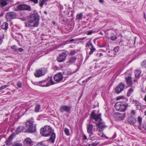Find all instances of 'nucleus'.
I'll return each mask as SVG.
<instances>
[{
  "instance_id": "nucleus-36",
  "label": "nucleus",
  "mask_w": 146,
  "mask_h": 146,
  "mask_svg": "<svg viewBox=\"0 0 146 146\" xmlns=\"http://www.w3.org/2000/svg\"><path fill=\"white\" fill-rule=\"evenodd\" d=\"M142 67L146 68V60L143 61L141 63Z\"/></svg>"
},
{
  "instance_id": "nucleus-52",
  "label": "nucleus",
  "mask_w": 146,
  "mask_h": 146,
  "mask_svg": "<svg viewBox=\"0 0 146 146\" xmlns=\"http://www.w3.org/2000/svg\"><path fill=\"white\" fill-rule=\"evenodd\" d=\"M135 111L133 110H132L131 111V114H133V115H135Z\"/></svg>"
},
{
  "instance_id": "nucleus-31",
  "label": "nucleus",
  "mask_w": 146,
  "mask_h": 146,
  "mask_svg": "<svg viewBox=\"0 0 146 146\" xmlns=\"http://www.w3.org/2000/svg\"><path fill=\"white\" fill-rule=\"evenodd\" d=\"M45 2L44 0H40L39 1V5L42 7L44 5Z\"/></svg>"
},
{
  "instance_id": "nucleus-29",
  "label": "nucleus",
  "mask_w": 146,
  "mask_h": 146,
  "mask_svg": "<svg viewBox=\"0 0 146 146\" xmlns=\"http://www.w3.org/2000/svg\"><path fill=\"white\" fill-rule=\"evenodd\" d=\"M76 18L79 20L82 19L83 17V14L80 13V14H78L76 16Z\"/></svg>"
},
{
  "instance_id": "nucleus-45",
  "label": "nucleus",
  "mask_w": 146,
  "mask_h": 146,
  "mask_svg": "<svg viewBox=\"0 0 146 146\" xmlns=\"http://www.w3.org/2000/svg\"><path fill=\"white\" fill-rule=\"evenodd\" d=\"M17 86L19 88H21L22 87V84L20 82H19L17 83Z\"/></svg>"
},
{
  "instance_id": "nucleus-24",
  "label": "nucleus",
  "mask_w": 146,
  "mask_h": 146,
  "mask_svg": "<svg viewBox=\"0 0 146 146\" xmlns=\"http://www.w3.org/2000/svg\"><path fill=\"white\" fill-rule=\"evenodd\" d=\"M141 71L140 69L136 70L135 72V76L136 77L138 78L140 75Z\"/></svg>"
},
{
  "instance_id": "nucleus-50",
  "label": "nucleus",
  "mask_w": 146,
  "mask_h": 146,
  "mask_svg": "<svg viewBox=\"0 0 146 146\" xmlns=\"http://www.w3.org/2000/svg\"><path fill=\"white\" fill-rule=\"evenodd\" d=\"M69 52L68 51L64 52V56L66 57L68 54Z\"/></svg>"
},
{
  "instance_id": "nucleus-38",
  "label": "nucleus",
  "mask_w": 146,
  "mask_h": 146,
  "mask_svg": "<svg viewBox=\"0 0 146 146\" xmlns=\"http://www.w3.org/2000/svg\"><path fill=\"white\" fill-rule=\"evenodd\" d=\"M64 111V106L62 105L60 108V111L61 113H63Z\"/></svg>"
},
{
  "instance_id": "nucleus-14",
  "label": "nucleus",
  "mask_w": 146,
  "mask_h": 146,
  "mask_svg": "<svg viewBox=\"0 0 146 146\" xmlns=\"http://www.w3.org/2000/svg\"><path fill=\"white\" fill-rule=\"evenodd\" d=\"M87 46L88 47H89L91 50V51L89 53L90 55L92 54L93 52L96 50V49L94 47L92 43H90V41L87 43L86 46Z\"/></svg>"
},
{
  "instance_id": "nucleus-8",
  "label": "nucleus",
  "mask_w": 146,
  "mask_h": 146,
  "mask_svg": "<svg viewBox=\"0 0 146 146\" xmlns=\"http://www.w3.org/2000/svg\"><path fill=\"white\" fill-rule=\"evenodd\" d=\"M124 84L120 83L117 85L115 89V92L118 94L121 92L124 89Z\"/></svg>"
},
{
  "instance_id": "nucleus-2",
  "label": "nucleus",
  "mask_w": 146,
  "mask_h": 146,
  "mask_svg": "<svg viewBox=\"0 0 146 146\" xmlns=\"http://www.w3.org/2000/svg\"><path fill=\"white\" fill-rule=\"evenodd\" d=\"M96 111L95 110H93L91 115V118L98 122L96 123V125L101 130H102L106 127V126L103 124V122H101L102 119L101 117V114L99 113L97 115L95 114Z\"/></svg>"
},
{
  "instance_id": "nucleus-17",
  "label": "nucleus",
  "mask_w": 146,
  "mask_h": 146,
  "mask_svg": "<svg viewBox=\"0 0 146 146\" xmlns=\"http://www.w3.org/2000/svg\"><path fill=\"white\" fill-rule=\"evenodd\" d=\"M93 128V125L92 124H88L87 125V130L88 132L89 133H91L92 134H93L92 130Z\"/></svg>"
},
{
  "instance_id": "nucleus-34",
  "label": "nucleus",
  "mask_w": 146,
  "mask_h": 146,
  "mask_svg": "<svg viewBox=\"0 0 146 146\" xmlns=\"http://www.w3.org/2000/svg\"><path fill=\"white\" fill-rule=\"evenodd\" d=\"M133 91V89L132 88H130L128 90V91L127 93V96H129L130 94Z\"/></svg>"
},
{
  "instance_id": "nucleus-3",
  "label": "nucleus",
  "mask_w": 146,
  "mask_h": 146,
  "mask_svg": "<svg viewBox=\"0 0 146 146\" xmlns=\"http://www.w3.org/2000/svg\"><path fill=\"white\" fill-rule=\"evenodd\" d=\"M128 104L121 102H117L115 105V108L116 110L120 111H124L127 107Z\"/></svg>"
},
{
  "instance_id": "nucleus-18",
  "label": "nucleus",
  "mask_w": 146,
  "mask_h": 146,
  "mask_svg": "<svg viewBox=\"0 0 146 146\" xmlns=\"http://www.w3.org/2000/svg\"><path fill=\"white\" fill-rule=\"evenodd\" d=\"M56 138V134L55 133L52 132L49 139V141L52 143H54Z\"/></svg>"
},
{
  "instance_id": "nucleus-15",
  "label": "nucleus",
  "mask_w": 146,
  "mask_h": 146,
  "mask_svg": "<svg viewBox=\"0 0 146 146\" xmlns=\"http://www.w3.org/2000/svg\"><path fill=\"white\" fill-rule=\"evenodd\" d=\"M15 134L14 133H12L11 135L9 137L8 140L6 141V144L7 146L11 145L12 144V140L13 139V137Z\"/></svg>"
},
{
  "instance_id": "nucleus-13",
  "label": "nucleus",
  "mask_w": 146,
  "mask_h": 146,
  "mask_svg": "<svg viewBox=\"0 0 146 146\" xmlns=\"http://www.w3.org/2000/svg\"><path fill=\"white\" fill-rule=\"evenodd\" d=\"M127 121L131 125L134 124L137 122L136 118L132 115H130L128 117Z\"/></svg>"
},
{
  "instance_id": "nucleus-21",
  "label": "nucleus",
  "mask_w": 146,
  "mask_h": 146,
  "mask_svg": "<svg viewBox=\"0 0 146 146\" xmlns=\"http://www.w3.org/2000/svg\"><path fill=\"white\" fill-rule=\"evenodd\" d=\"M127 84H129V85H131L132 84V81L131 76H128L125 78Z\"/></svg>"
},
{
  "instance_id": "nucleus-5",
  "label": "nucleus",
  "mask_w": 146,
  "mask_h": 146,
  "mask_svg": "<svg viewBox=\"0 0 146 146\" xmlns=\"http://www.w3.org/2000/svg\"><path fill=\"white\" fill-rule=\"evenodd\" d=\"M15 10L16 11H31V7L25 4H20L17 6L15 8Z\"/></svg>"
},
{
  "instance_id": "nucleus-27",
  "label": "nucleus",
  "mask_w": 146,
  "mask_h": 146,
  "mask_svg": "<svg viewBox=\"0 0 146 146\" xmlns=\"http://www.w3.org/2000/svg\"><path fill=\"white\" fill-rule=\"evenodd\" d=\"M142 121V117L140 116H138L137 118V121L139 125H141Z\"/></svg>"
},
{
  "instance_id": "nucleus-59",
  "label": "nucleus",
  "mask_w": 146,
  "mask_h": 146,
  "mask_svg": "<svg viewBox=\"0 0 146 146\" xmlns=\"http://www.w3.org/2000/svg\"><path fill=\"white\" fill-rule=\"evenodd\" d=\"M144 115H146V110L144 112Z\"/></svg>"
},
{
  "instance_id": "nucleus-6",
  "label": "nucleus",
  "mask_w": 146,
  "mask_h": 146,
  "mask_svg": "<svg viewBox=\"0 0 146 146\" xmlns=\"http://www.w3.org/2000/svg\"><path fill=\"white\" fill-rule=\"evenodd\" d=\"M25 125L29 132L32 133L36 131L35 127H33V122L32 121L28 120L26 122Z\"/></svg>"
},
{
  "instance_id": "nucleus-32",
  "label": "nucleus",
  "mask_w": 146,
  "mask_h": 146,
  "mask_svg": "<svg viewBox=\"0 0 146 146\" xmlns=\"http://www.w3.org/2000/svg\"><path fill=\"white\" fill-rule=\"evenodd\" d=\"M4 38V36L3 35H0V45L1 44L3 41V40Z\"/></svg>"
},
{
  "instance_id": "nucleus-42",
  "label": "nucleus",
  "mask_w": 146,
  "mask_h": 146,
  "mask_svg": "<svg viewBox=\"0 0 146 146\" xmlns=\"http://www.w3.org/2000/svg\"><path fill=\"white\" fill-rule=\"evenodd\" d=\"M8 85H4L3 86L0 87V90H1L6 88L8 87Z\"/></svg>"
},
{
  "instance_id": "nucleus-64",
  "label": "nucleus",
  "mask_w": 146,
  "mask_h": 146,
  "mask_svg": "<svg viewBox=\"0 0 146 146\" xmlns=\"http://www.w3.org/2000/svg\"><path fill=\"white\" fill-rule=\"evenodd\" d=\"M53 24L54 25L55 24V22H53Z\"/></svg>"
},
{
  "instance_id": "nucleus-41",
  "label": "nucleus",
  "mask_w": 146,
  "mask_h": 146,
  "mask_svg": "<svg viewBox=\"0 0 146 146\" xmlns=\"http://www.w3.org/2000/svg\"><path fill=\"white\" fill-rule=\"evenodd\" d=\"M76 53L75 50H72L70 53V55H74Z\"/></svg>"
},
{
  "instance_id": "nucleus-40",
  "label": "nucleus",
  "mask_w": 146,
  "mask_h": 146,
  "mask_svg": "<svg viewBox=\"0 0 146 146\" xmlns=\"http://www.w3.org/2000/svg\"><path fill=\"white\" fill-rule=\"evenodd\" d=\"M119 47L117 46L114 48L113 49V50L115 52H117L119 50Z\"/></svg>"
},
{
  "instance_id": "nucleus-4",
  "label": "nucleus",
  "mask_w": 146,
  "mask_h": 146,
  "mask_svg": "<svg viewBox=\"0 0 146 146\" xmlns=\"http://www.w3.org/2000/svg\"><path fill=\"white\" fill-rule=\"evenodd\" d=\"M52 132L51 127L49 126L46 125L43 128L40 129V132L42 135L47 137Z\"/></svg>"
},
{
  "instance_id": "nucleus-58",
  "label": "nucleus",
  "mask_w": 146,
  "mask_h": 146,
  "mask_svg": "<svg viewBox=\"0 0 146 146\" xmlns=\"http://www.w3.org/2000/svg\"><path fill=\"white\" fill-rule=\"evenodd\" d=\"M63 44H59V45L58 46V47H59L60 46H61Z\"/></svg>"
},
{
  "instance_id": "nucleus-51",
  "label": "nucleus",
  "mask_w": 146,
  "mask_h": 146,
  "mask_svg": "<svg viewBox=\"0 0 146 146\" xmlns=\"http://www.w3.org/2000/svg\"><path fill=\"white\" fill-rule=\"evenodd\" d=\"M86 38V37H82L80 38H78V40H82Z\"/></svg>"
},
{
  "instance_id": "nucleus-43",
  "label": "nucleus",
  "mask_w": 146,
  "mask_h": 146,
  "mask_svg": "<svg viewBox=\"0 0 146 146\" xmlns=\"http://www.w3.org/2000/svg\"><path fill=\"white\" fill-rule=\"evenodd\" d=\"M117 38V37L115 35H113L111 36L110 39L111 40H113L116 39Z\"/></svg>"
},
{
  "instance_id": "nucleus-49",
  "label": "nucleus",
  "mask_w": 146,
  "mask_h": 146,
  "mask_svg": "<svg viewBox=\"0 0 146 146\" xmlns=\"http://www.w3.org/2000/svg\"><path fill=\"white\" fill-rule=\"evenodd\" d=\"M18 50L19 52H22L23 51L24 49L22 48H19L18 49Z\"/></svg>"
},
{
  "instance_id": "nucleus-23",
  "label": "nucleus",
  "mask_w": 146,
  "mask_h": 146,
  "mask_svg": "<svg viewBox=\"0 0 146 146\" xmlns=\"http://www.w3.org/2000/svg\"><path fill=\"white\" fill-rule=\"evenodd\" d=\"M72 107L64 106V111L68 113H70V111L71 110Z\"/></svg>"
},
{
  "instance_id": "nucleus-20",
  "label": "nucleus",
  "mask_w": 146,
  "mask_h": 146,
  "mask_svg": "<svg viewBox=\"0 0 146 146\" xmlns=\"http://www.w3.org/2000/svg\"><path fill=\"white\" fill-rule=\"evenodd\" d=\"M32 143L33 141L29 138H26L24 141L25 144L26 146H28V145L31 144Z\"/></svg>"
},
{
  "instance_id": "nucleus-9",
  "label": "nucleus",
  "mask_w": 146,
  "mask_h": 146,
  "mask_svg": "<svg viewBox=\"0 0 146 146\" xmlns=\"http://www.w3.org/2000/svg\"><path fill=\"white\" fill-rule=\"evenodd\" d=\"M63 77L62 73L59 72L56 74L54 76V80L58 82H60L63 79Z\"/></svg>"
},
{
  "instance_id": "nucleus-39",
  "label": "nucleus",
  "mask_w": 146,
  "mask_h": 146,
  "mask_svg": "<svg viewBox=\"0 0 146 146\" xmlns=\"http://www.w3.org/2000/svg\"><path fill=\"white\" fill-rule=\"evenodd\" d=\"M34 146H46V145L42 142L38 143L37 145H35Z\"/></svg>"
},
{
  "instance_id": "nucleus-57",
  "label": "nucleus",
  "mask_w": 146,
  "mask_h": 146,
  "mask_svg": "<svg viewBox=\"0 0 146 146\" xmlns=\"http://www.w3.org/2000/svg\"><path fill=\"white\" fill-rule=\"evenodd\" d=\"M69 42V40H67L65 42H64V43H68Z\"/></svg>"
},
{
  "instance_id": "nucleus-22",
  "label": "nucleus",
  "mask_w": 146,
  "mask_h": 146,
  "mask_svg": "<svg viewBox=\"0 0 146 146\" xmlns=\"http://www.w3.org/2000/svg\"><path fill=\"white\" fill-rule=\"evenodd\" d=\"M8 24L7 23H3L1 26V28L4 30H7L8 28Z\"/></svg>"
},
{
  "instance_id": "nucleus-1",
  "label": "nucleus",
  "mask_w": 146,
  "mask_h": 146,
  "mask_svg": "<svg viewBox=\"0 0 146 146\" xmlns=\"http://www.w3.org/2000/svg\"><path fill=\"white\" fill-rule=\"evenodd\" d=\"M39 16L37 14H34L29 19L25 22L26 27L30 28L37 27L39 25Z\"/></svg>"
},
{
  "instance_id": "nucleus-63",
  "label": "nucleus",
  "mask_w": 146,
  "mask_h": 146,
  "mask_svg": "<svg viewBox=\"0 0 146 146\" xmlns=\"http://www.w3.org/2000/svg\"><path fill=\"white\" fill-rule=\"evenodd\" d=\"M45 2L48 1V0H44Z\"/></svg>"
},
{
  "instance_id": "nucleus-56",
  "label": "nucleus",
  "mask_w": 146,
  "mask_h": 146,
  "mask_svg": "<svg viewBox=\"0 0 146 146\" xmlns=\"http://www.w3.org/2000/svg\"><path fill=\"white\" fill-rule=\"evenodd\" d=\"M84 139L85 140V139H87V137H86V136L85 135H84Z\"/></svg>"
},
{
  "instance_id": "nucleus-54",
  "label": "nucleus",
  "mask_w": 146,
  "mask_h": 146,
  "mask_svg": "<svg viewBox=\"0 0 146 146\" xmlns=\"http://www.w3.org/2000/svg\"><path fill=\"white\" fill-rule=\"evenodd\" d=\"M91 78V77H89L88 78H87V79H86V82H88V81L90 79V78Z\"/></svg>"
},
{
  "instance_id": "nucleus-44",
  "label": "nucleus",
  "mask_w": 146,
  "mask_h": 146,
  "mask_svg": "<svg viewBox=\"0 0 146 146\" xmlns=\"http://www.w3.org/2000/svg\"><path fill=\"white\" fill-rule=\"evenodd\" d=\"M12 146H22V145L19 143H15Z\"/></svg>"
},
{
  "instance_id": "nucleus-33",
  "label": "nucleus",
  "mask_w": 146,
  "mask_h": 146,
  "mask_svg": "<svg viewBox=\"0 0 146 146\" xmlns=\"http://www.w3.org/2000/svg\"><path fill=\"white\" fill-rule=\"evenodd\" d=\"M64 132L67 135H70L69 130L67 128H65L64 129Z\"/></svg>"
},
{
  "instance_id": "nucleus-19",
  "label": "nucleus",
  "mask_w": 146,
  "mask_h": 146,
  "mask_svg": "<svg viewBox=\"0 0 146 146\" xmlns=\"http://www.w3.org/2000/svg\"><path fill=\"white\" fill-rule=\"evenodd\" d=\"M64 53H62V54H60L58 57L57 58V60L59 62H61L64 61Z\"/></svg>"
},
{
  "instance_id": "nucleus-46",
  "label": "nucleus",
  "mask_w": 146,
  "mask_h": 146,
  "mask_svg": "<svg viewBox=\"0 0 146 146\" xmlns=\"http://www.w3.org/2000/svg\"><path fill=\"white\" fill-rule=\"evenodd\" d=\"M51 85H52L54 84L55 82H53L52 80V78H51L50 81H49Z\"/></svg>"
},
{
  "instance_id": "nucleus-16",
  "label": "nucleus",
  "mask_w": 146,
  "mask_h": 146,
  "mask_svg": "<svg viewBox=\"0 0 146 146\" xmlns=\"http://www.w3.org/2000/svg\"><path fill=\"white\" fill-rule=\"evenodd\" d=\"M25 128L24 127L21 126L18 127L16 131V132L17 134H18L22 132H25Z\"/></svg>"
},
{
  "instance_id": "nucleus-53",
  "label": "nucleus",
  "mask_w": 146,
  "mask_h": 146,
  "mask_svg": "<svg viewBox=\"0 0 146 146\" xmlns=\"http://www.w3.org/2000/svg\"><path fill=\"white\" fill-rule=\"evenodd\" d=\"M92 31H90L88 32V33L87 34L88 35H90L92 34Z\"/></svg>"
},
{
  "instance_id": "nucleus-62",
  "label": "nucleus",
  "mask_w": 146,
  "mask_h": 146,
  "mask_svg": "<svg viewBox=\"0 0 146 146\" xmlns=\"http://www.w3.org/2000/svg\"><path fill=\"white\" fill-rule=\"evenodd\" d=\"M44 13H45V14H47V12H46V11H45L44 12Z\"/></svg>"
},
{
  "instance_id": "nucleus-35",
  "label": "nucleus",
  "mask_w": 146,
  "mask_h": 146,
  "mask_svg": "<svg viewBox=\"0 0 146 146\" xmlns=\"http://www.w3.org/2000/svg\"><path fill=\"white\" fill-rule=\"evenodd\" d=\"M135 106L137 109L140 110L141 109V106L140 104L136 103Z\"/></svg>"
},
{
  "instance_id": "nucleus-48",
  "label": "nucleus",
  "mask_w": 146,
  "mask_h": 146,
  "mask_svg": "<svg viewBox=\"0 0 146 146\" xmlns=\"http://www.w3.org/2000/svg\"><path fill=\"white\" fill-rule=\"evenodd\" d=\"M77 40H78V38H76V39L74 38V39H71V40H69V42H72L73 41H76Z\"/></svg>"
},
{
  "instance_id": "nucleus-60",
  "label": "nucleus",
  "mask_w": 146,
  "mask_h": 146,
  "mask_svg": "<svg viewBox=\"0 0 146 146\" xmlns=\"http://www.w3.org/2000/svg\"><path fill=\"white\" fill-rule=\"evenodd\" d=\"M86 81L85 80H84L83 81H82V83H84Z\"/></svg>"
},
{
  "instance_id": "nucleus-37",
  "label": "nucleus",
  "mask_w": 146,
  "mask_h": 146,
  "mask_svg": "<svg viewBox=\"0 0 146 146\" xmlns=\"http://www.w3.org/2000/svg\"><path fill=\"white\" fill-rule=\"evenodd\" d=\"M12 49L14 50L15 51H17L18 50L17 47L16 45H14L11 47Z\"/></svg>"
},
{
  "instance_id": "nucleus-12",
  "label": "nucleus",
  "mask_w": 146,
  "mask_h": 146,
  "mask_svg": "<svg viewBox=\"0 0 146 146\" xmlns=\"http://www.w3.org/2000/svg\"><path fill=\"white\" fill-rule=\"evenodd\" d=\"M39 84L41 86L43 87H48L50 86L49 81L47 79L40 81L39 82Z\"/></svg>"
},
{
  "instance_id": "nucleus-28",
  "label": "nucleus",
  "mask_w": 146,
  "mask_h": 146,
  "mask_svg": "<svg viewBox=\"0 0 146 146\" xmlns=\"http://www.w3.org/2000/svg\"><path fill=\"white\" fill-rule=\"evenodd\" d=\"M76 58L74 57H72L70 58L69 62L70 63H73L75 61Z\"/></svg>"
},
{
  "instance_id": "nucleus-7",
  "label": "nucleus",
  "mask_w": 146,
  "mask_h": 146,
  "mask_svg": "<svg viewBox=\"0 0 146 146\" xmlns=\"http://www.w3.org/2000/svg\"><path fill=\"white\" fill-rule=\"evenodd\" d=\"M16 17V15L14 12H9L7 13L6 15V18L8 20L15 18Z\"/></svg>"
},
{
  "instance_id": "nucleus-10",
  "label": "nucleus",
  "mask_w": 146,
  "mask_h": 146,
  "mask_svg": "<svg viewBox=\"0 0 146 146\" xmlns=\"http://www.w3.org/2000/svg\"><path fill=\"white\" fill-rule=\"evenodd\" d=\"M125 114L124 113H120L119 112H116L115 113L113 116L115 118L119 119H122L125 117Z\"/></svg>"
},
{
  "instance_id": "nucleus-61",
  "label": "nucleus",
  "mask_w": 146,
  "mask_h": 146,
  "mask_svg": "<svg viewBox=\"0 0 146 146\" xmlns=\"http://www.w3.org/2000/svg\"><path fill=\"white\" fill-rule=\"evenodd\" d=\"M105 45H104V46H101V47H105Z\"/></svg>"
},
{
  "instance_id": "nucleus-47",
  "label": "nucleus",
  "mask_w": 146,
  "mask_h": 146,
  "mask_svg": "<svg viewBox=\"0 0 146 146\" xmlns=\"http://www.w3.org/2000/svg\"><path fill=\"white\" fill-rule=\"evenodd\" d=\"M98 144L96 143H92L89 145V146H96Z\"/></svg>"
},
{
  "instance_id": "nucleus-11",
  "label": "nucleus",
  "mask_w": 146,
  "mask_h": 146,
  "mask_svg": "<svg viewBox=\"0 0 146 146\" xmlns=\"http://www.w3.org/2000/svg\"><path fill=\"white\" fill-rule=\"evenodd\" d=\"M45 74V72L42 69L36 70L34 73V75L36 77H39Z\"/></svg>"
},
{
  "instance_id": "nucleus-55",
  "label": "nucleus",
  "mask_w": 146,
  "mask_h": 146,
  "mask_svg": "<svg viewBox=\"0 0 146 146\" xmlns=\"http://www.w3.org/2000/svg\"><path fill=\"white\" fill-rule=\"evenodd\" d=\"M99 1L100 3H103L104 2L103 0H99Z\"/></svg>"
},
{
  "instance_id": "nucleus-26",
  "label": "nucleus",
  "mask_w": 146,
  "mask_h": 146,
  "mask_svg": "<svg viewBox=\"0 0 146 146\" xmlns=\"http://www.w3.org/2000/svg\"><path fill=\"white\" fill-rule=\"evenodd\" d=\"M0 2V5L1 7H5L7 5V3L6 1L3 0Z\"/></svg>"
},
{
  "instance_id": "nucleus-25",
  "label": "nucleus",
  "mask_w": 146,
  "mask_h": 146,
  "mask_svg": "<svg viewBox=\"0 0 146 146\" xmlns=\"http://www.w3.org/2000/svg\"><path fill=\"white\" fill-rule=\"evenodd\" d=\"M40 104L36 103L35 107V110L36 112H38L40 109Z\"/></svg>"
},
{
  "instance_id": "nucleus-30",
  "label": "nucleus",
  "mask_w": 146,
  "mask_h": 146,
  "mask_svg": "<svg viewBox=\"0 0 146 146\" xmlns=\"http://www.w3.org/2000/svg\"><path fill=\"white\" fill-rule=\"evenodd\" d=\"M99 131L100 133H102V135H100V136L101 137H104L107 138V139H108V138L106 136V135L104 134L103 133V130H101L100 129H99Z\"/></svg>"
}]
</instances>
